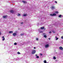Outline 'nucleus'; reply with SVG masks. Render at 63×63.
Here are the masks:
<instances>
[{
	"instance_id": "473e14b6",
	"label": "nucleus",
	"mask_w": 63,
	"mask_h": 63,
	"mask_svg": "<svg viewBox=\"0 0 63 63\" xmlns=\"http://www.w3.org/2000/svg\"><path fill=\"white\" fill-rule=\"evenodd\" d=\"M35 56H37V55H38L37 54H35Z\"/></svg>"
},
{
	"instance_id": "a878e982",
	"label": "nucleus",
	"mask_w": 63,
	"mask_h": 63,
	"mask_svg": "<svg viewBox=\"0 0 63 63\" xmlns=\"http://www.w3.org/2000/svg\"><path fill=\"white\" fill-rule=\"evenodd\" d=\"M38 38H37L36 39V41H38Z\"/></svg>"
},
{
	"instance_id": "6e6552de",
	"label": "nucleus",
	"mask_w": 63,
	"mask_h": 63,
	"mask_svg": "<svg viewBox=\"0 0 63 63\" xmlns=\"http://www.w3.org/2000/svg\"><path fill=\"white\" fill-rule=\"evenodd\" d=\"M7 16H3V18H7Z\"/></svg>"
},
{
	"instance_id": "f03ea898",
	"label": "nucleus",
	"mask_w": 63,
	"mask_h": 63,
	"mask_svg": "<svg viewBox=\"0 0 63 63\" xmlns=\"http://www.w3.org/2000/svg\"><path fill=\"white\" fill-rule=\"evenodd\" d=\"M35 52H36V51L35 50H32V53L33 54H34Z\"/></svg>"
},
{
	"instance_id": "4c0bfd02",
	"label": "nucleus",
	"mask_w": 63,
	"mask_h": 63,
	"mask_svg": "<svg viewBox=\"0 0 63 63\" xmlns=\"http://www.w3.org/2000/svg\"><path fill=\"white\" fill-rule=\"evenodd\" d=\"M44 30H46V29H44Z\"/></svg>"
},
{
	"instance_id": "72a5a7b5",
	"label": "nucleus",
	"mask_w": 63,
	"mask_h": 63,
	"mask_svg": "<svg viewBox=\"0 0 63 63\" xmlns=\"http://www.w3.org/2000/svg\"><path fill=\"white\" fill-rule=\"evenodd\" d=\"M53 32V33H55V32H54L53 31H52Z\"/></svg>"
},
{
	"instance_id": "a211bd4d",
	"label": "nucleus",
	"mask_w": 63,
	"mask_h": 63,
	"mask_svg": "<svg viewBox=\"0 0 63 63\" xmlns=\"http://www.w3.org/2000/svg\"><path fill=\"white\" fill-rule=\"evenodd\" d=\"M39 32L40 33H42V32H43V31H40V30H39Z\"/></svg>"
},
{
	"instance_id": "ddd939ff",
	"label": "nucleus",
	"mask_w": 63,
	"mask_h": 63,
	"mask_svg": "<svg viewBox=\"0 0 63 63\" xmlns=\"http://www.w3.org/2000/svg\"><path fill=\"white\" fill-rule=\"evenodd\" d=\"M44 27H43L41 28V29H44Z\"/></svg>"
},
{
	"instance_id": "f3484780",
	"label": "nucleus",
	"mask_w": 63,
	"mask_h": 63,
	"mask_svg": "<svg viewBox=\"0 0 63 63\" xmlns=\"http://www.w3.org/2000/svg\"><path fill=\"white\" fill-rule=\"evenodd\" d=\"M61 16H62L61 15H60L59 16V17H61Z\"/></svg>"
},
{
	"instance_id": "1a4fd4ad",
	"label": "nucleus",
	"mask_w": 63,
	"mask_h": 63,
	"mask_svg": "<svg viewBox=\"0 0 63 63\" xmlns=\"http://www.w3.org/2000/svg\"><path fill=\"white\" fill-rule=\"evenodd\" d=\"M2 38L3 39H2V40L3 41H4V40H5V38H4V36H3V37H2Z\"/></svg>"
},
{
	"instance_id": "f257e3e1",
	"label": "nucleus",
	"mask_w": 63,
	"mask_h": 63,
	"mask_svg": "<svg viewBox=\"0 0 63 63\" xmlns=\"http://www.w3.org/2000/svg\"><path fill=\"white\" fill-rule=\"evenodd\" d=\"M51 8L52 10H53L55 9V6H52L51 7Z\"/></svg>"
},
{
	"instance_id": "e433bc0d",
	"label": "nucleus",
	"mask_w": 63,
	"mask_h": 63,
	"mask_svg": "<svg viewBox=\"0 0 63 63\" xmlns=\"http://www.w3.org/2000/svg\"><path fill=\"white\" fill-rule=\"evenodd\" d=\"M45 34V33H43V35H44Z\"/></svg>"
},
{
	"instance_id": "f8f14e48",
	"label": "nucleus",
	"mask_w": 63,
	"mask_h": 63,
	"mask_svg": "<svg viewBox=\"0 0 63 63\" xmlns=\"http://www.w3.org/2000/svg\"><path fill=\"white\" fill-rule=\"evenodd\" d=\"M55 38H56V40H58V39H59V38H57V37L56 36L55 37Z\"/></svg>"
},
{
	"instance_id": "412c9836",
	"label": "nucleus",
	"mask_w": 63,
	"mask_h": 63,
	"mask_svg": "<svg viewBox=\"0 0 63 63\" xmlns=\"http://www.w3.org/2000/svg\"><path fill=\"white\" fill-rule=\"evenodd\" d=\"M53 59H56V58L55 57H53Z\"/></svg>"
},
{
	"instance_id": "9b49d317",
	"label": "nucleus",
	"mask_w": 63,
	"mask_h": 63,
	"mask_svg": "<svg viewBox=\"0 0 63 63\" xmlns=\"http://www.w3.org/2000/svg\"><path fill=\"white\" fill-rule=\"evenodd\" d=\"M9 33H13V32L12 31H10L9 32Z\"/></svg>"
},
{
	"instance_id": "393cba45",
	"label": "nucleus",
	"mask_w": 63,
	"mask_h": 63,
	"mask_svg": "<svg viewBox=\"0 0 63 63\" xmlns=\"http://www.w3.org/2000/svg\"><path fill=\"white\" fill-rule=\"evenodd\" d=\"M20 16V14H18V16Z\"/></svg>"
},
{
	"instance_id": "c756f323",
	"label": "nucleus",
	"mask_w": 63,
	"mask_h": 63,
	"mask_svg": "<svg viewBox=\"0 0 63 63\" xmlns=\"http://www.w3.org/2000/svg\"><path fill=\"white\" fill-rule=\"evenodd\" d=\"M55 2L56 3H57V1H55Z\"/></svg>"
},
{
	"instance_id": "f704fd0d",
	"label": "nucleus",
	"mask_w": 63,
	"mask_h": 63,
	"mask_svg": "<svg viewBox=\"0 0 63 63\" xmlns=\"http://www.w3.org/2000/svg\"><path fill=\"white\" fill-rule=\"evenodd\" d=\"M34 49H35V48H36V47H34Z\"/></svg>"
},
{
	"instance_id": "5701e85b",
	"label": "nucleus",
	"mask_w": 63,
	"mask_h": 63,
	"mask_svg": "<svg viewBox=\"0 0 63 63\" xmlns=\"http://www.w3.org/2000/svg\"><path fill=\"white\" fill-rule=\"evenodd\" d=\"M17 54H20V53L19 52H17Z\"/></svg>"
},
{
	"instance_id": "423d86ee",
	"label": "nucleus",
	"mask_w": 63,
	"mask_h": 63,
	"mask_svg": "<svg viewBox=\"0 0 63 63\" xmlns=\"http://www.w3.org/2000/svg\"><path fill=\"white\" fill-rule=\"evenodd\" d=\"M59 48L60 49V50H63V48L62 47H59Z\"/></svg>"
},
{
	"instance_id": "4468645a",
	"label": "nucleus",
	"mask_w": 63,
	"mask_h": 63,
	"mask_svg": "<svg viewBox=\"0 0 63 63\" xmlns=\"http://www.w3.org/2000/svg\"><path fill=\"white\" fill-rule=\"evenodd\" d=\"M27 16V15L26 14H24L23 15V16Z\"/></svg>"
},
{
	"instance_id": "aec40b11",
	"label": "nucleus",
	"mask_w": 63,
	"mask_h": 63,
	"mask_svg": "<svg viewBox=\"0 0 63 63\" xmlns=\"http://www.w3.org/2000/svg\"><path fill=\"white\" fill-rule=\"evenodd\" d=\"M17 44V43H14V45H16Z\"/></svg>"
},
{
	"instance_id": "4be33fe9",
	"label": "nucleus",
	"mask_w": 63,
	"mask_h": 63,
	"mask_svg": "<svg viewBox=\"0 0 63 63\" xmlns=\"http://www.w3.org/2000/svg\"><path fill=\"white\" fill-rule=\"evenodd\" d=\"M44 37L45 38H47V36H46V35H45L44 36Z\"/></svg>"
},
{
	"instance_id": "2f4dec72",
	"label": "nucleus",
	"mask_w": 63,
	"mask_h": 63,
	"mask_svg": "<svg viewBox=\"0 0 63 63\" xmlns=\"http://www.w3.org/2000/svg\"><path fill=\"white\" fill-rule=\"evenodd\" d=\"M40 55L41 56H42V55H43V54H40Z\"/></svg>"
},
{
	"instance_id": "9d476101",
	"label": "nucleus",
	"mask_w": 63,
	"mask_h": 63,
	"mask_svg": "<svg viewBox=\"0 0 63 63\" xmlns=\"http://www.w3.org/2000/svg\"><path fill=\"white\" fill-rule=\"evenodd\" d=\"M43 62L44 63H47V61L46 60H44V61Z\"/></svg>"
},
{
	"instance_id": "dca6fc26",
	"label": "nucleus",
	"mask_w": 63,
	"mask_h": 63,
	"mask_svg": "<svg viewBox=\"0 0 63 63\" xmlns=\"http://www.w3.org/2000/svg\"><path fill=\"white\" fill-rule=\"evenodd\" d=\"M24 35V33H21V34L20 35H21V36H23Z\"/></svg>"
},
{
	"instance_id": "6ab92c4d",
	"label": "nucleus",
	"mask_w": 63,
	"mask_h": 63,
	"mask_svg": "<svg viewBox=\"0 0 63 63\" xmlns=\"http://www.w3.org/2000/svg\"><path fill=\"white\" fill-rule=\"evenodd\" d=\"M36 58H39V56H36Z\"/></svg>"
},
{
	"instance_id": "7ed1b4c3",
	"label": "nucleus",
	"mask_w": 63,
	"mask_h": 63,
	"mask_svg": "<svg viewBox=\"0 0 63 63\" xmlns=\"http://www.w3.org/2000/svg\"><path fill=\"white\" fill-rule=\"evenodd\" d=\"M48 47H49V45L48 44L46 45L45 46V47L46 48Z\"/></svg>"
},
{
	"instance_id": "c9c22d12",
	"label": "nucleus",
	"mask_w": 63,
	"mask_h": 63,
	"mask_svg": "<svg viewBox=\"0 0 63 63\" xmlns=\"http://www.w3.org/2000/svg\"><path fill=\"white\" fill-rule=\"evenodd\" d=\"M48 39L49 40H50V38H48Z\"/></svg>"
},
{
	"instance_id": "b1692460",
	"label": "nucleus",
	"mask_w": 63,
	"mask_h": 63,
	"mask_svg": "<svg viewBox=\"0 0 63 63\" xmlns=\"http://www.w3.org/2000/svg\"><path fill=\"white\" fill-rule=\"evenodd\" d=\"M55 13H56L57 14H58V11H56L55 12Z\"/></svg>"
},
{
	"instance_id": "39448f33",
	"label": "nucleus",
	"mask_w": 63,
	"mask_h": 63,
	"mask_svg": "<svg viewBox=\"0 0 63 63\" xmlns=\"http://www.w3.org/2000/svg\"><path fill=\"white\" fill-rule=\"evenodd\" d=\"M56 15V14H51L50 15L51 16H55Z\"/></svg>"
},
{
	"instance_id": "0eeeda50",
	"label": "nucleus",
	"mask_w": 63,
	"mask_h": 63,
	"mask_svg": "<svg viewBox=\"0 0 63 63\" xmlns=\"http://www.w3.org/2000/svg\"><path fill=\"white\" fill-rule=\"evenodd\" d=\"M16 33H14L13 34V36H16Z\"/></svg>"
},
{
	"instance_id": "bb28decb",
	"label": "nucleus",
	"mask_w": 63,
	"mask_h": 63,
	"mask_svg": "<svg viewBox=\"0 0 63 63\" xmlns=\"http://www.w3.org/2000/svg\"><path fill=\"white\" fill-rule=\"evenodd\" d=\"M49 34H51V32H49Z\"/></svg>"
},
{
	"instance_id": "20e7f679",
	"label": "nucleus",
	"mask_w": 63,
	"mask_h": 63,
	"mask_svg": "<svg viewBox=\"0 0 63 63\" xmlns=\"http://www.w3.org/2000/svg\"><path fill=\"white\" fill-rule=\"evenodd\" d=\"M10 12L12 14H13L14 13V11L13 10H11L10 11Z\"/></svg>"
},
{
	"instance_id": "2eb2a0df",
	"label": "nucleus",
	"mask_w": 63,
	"mask_h": 63,
	"mask_svg": "<svg viewBox=\"0 0 63 63\" xmlns=\"http://www.w3.org/2000/svg\"><path fill=\"white\" fill-rule=\"evenodd\" d=\"M22 2L24 3H26V1H24L23 0L22 1Z\"/></svg>"
},
{
	"instance_id": "cd10ccee",
	"label": "nucleus",
	"mask_w": 63,
	"mask_h": 63,
	"mask_svg": "<svg viewBox=\"0 0 63 63\" xmlns=\"http://www.w3.org/2000/svg\"><path fill=\"white\" fill-rule=\"evenodd\" d=\"M61 38H62V39H63V36H62L61 37Z\"/></svg>"
},
{
	"instance_id": "7c9ffc66",
	"label": "nucleus",
	"mask_w": 63,
	"mask_h": 63,
	"mask_svg": "<svg viewBox=\"0 0 63 63\" xmlns=\"http://www.w3.org/2000/svg\"><path fill=\"white\" fill-rule=\"evenodd\" d=\"M1 31H0V35H1Z\"/></svg>"
},
{
	"instance_id": "c85d7f7f",
	"label": "nucleus",
	"mask_w": 63,
	"mask_h": 63,
	"mask_svg": "<svg viewBox=\"0 0 63 63\" xmlns=\"http://www.w3.org/2000/svg\"><path fill=\"white\" fill-rule=\"evenodd\" d=\"M23 22H21V24H23Z\"/></svg>"
}]
</instances>
